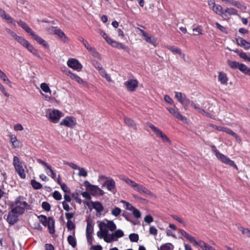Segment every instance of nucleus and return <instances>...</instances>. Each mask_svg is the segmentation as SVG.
<instances>
[{
    "label": "nucleus",
    "instance_id": "55",
    "mask_svg": "<svg viewBox=\"0 0 250 250\" xmlns=\"http://www.w3.org/2000/svg\"><path fill=\"white\" fill-rule=\"evenodd\" d=\"M215 25L217 28L218 29H219L221 32L226 34L228 33L226 28L225 27L222 26L220 23H219L218 22H216Z\"/></svg>",
    "mask_w": 250,
    "mask_h": 250
},
{
    "label": "nucleus",
    "instance_id": "60",
    "mask_svg": "<svg viewBox=\"0 0 250 250\" xmlns=\"http://www.w3.org/2000/svg\"><path fill=\"white\" fill-rule=\"evenodd\" d=\"M193 31H194V32H197V34L196 33L194 34V35H202V34H203V33H202V29L201 27V26H198L196 27V28H194L193 29Z\"/></svg>",
    "mask_w": 250,
    "mask_h": 250
},
{
    "label": "nucleus",
    "instance_id": "23",
    "mask_svg": "<svg viewBox=\"0 0 250 250\" xmlns=\"http://www.w3.org/2000/svg\"><path fill=\"white\" fill-rule=\"evenodd\" d=\"M193 102L190 101L187 97L185 94H184V98L180 103L183 105L184 107L186 109L188 105H191V103Z\"/></svg>",
    "mask_w": 250,
    "mask_h": 250
},
{
    "label": "nucleus",
    "instance_id": "34",
    "mask_svg": "<svg viewBox=\"0 0 250 250\" xmlns=\"http://www.w3.org/2000/svg\"><path fill=\"white\" fill-rule=\"evenodd\" d=\"M129 238L132 242H137L139 240V235L137 233H132L129 235Z\"/></svg>",
    "mask_w": 250,
    "mask_h": 250
},
{
    "label": "nucleus",
    "instance_id": "12",
    "mask_svg": "<svg viewBox=\"0 0 250 250\" xmlns=\"http://www.w3.org/2000/svg\"><path fill=\"white\" fill-rule=\"evenodd\" d=\"M62 112L58 110L53 109L49 113V118L54 123H57L61 117Z\"/></svg>",
    "mask_w": 250,
    "mask_h": 250
},
{
    "label": "nucleus",
    "instance_id": "46",
    "mask_svg": "<svg viewBox=\"0 0 250 250\" xmlns=\"http://www.w3.org/2000/svg\"><path fill=\"white\" fill-rule=\"evenodd\" d=\"M42 208L46 211H49L50 210L51 206L47 202H43L42 205Z\"/></svg>",
    "mask_w": 250,
    "mask_h": 250
},
{
    "label": "nucleus",
    "instance_id": "41",
    "mask_svg": "<svg viewBox=\"0 0 250 250\" xmlns=\"http://www.w3.org/2000/svg\"><path fill=\"white\" fill-rule=\"evenodd\" d=\"M121 202L125 205V209L127 210L133 211V210L135 208L131 204L125 201L122 200Z\"/></svg>",
    "mask_w": 250,
    "mask_h": 250
},
{
    "label": "nucleus",
    "instance_id": "22",
    "mask_svg": "<svg viewBox=\"0 0 250 250\" xmlns=\"http://www.w3.org/2000/svg\"><path fill=\"white\" fill-rule=\"evenodd\" d=\"M124 121L125 124L128 126L131 127L135 130L137 129V126L136 124H135L134 121L128 117H125L124 119Z\"/></svg>",
    "mask_w": 250,
    "mask_h": 250
},
{
    "label": "nucleus",
    "instance_id": "62",
    "mask_svg": "<svg viewBox=\"0 0 250 250\" xmlns=\"http://www.w3.org/2000/svg\"><path fill=\"white\" fill-rule=\"evenodd\" d=\"M107 43L110 44L112 47H116L117 48L118 47V44H119V42L113 41L111 39H110V41H108Z\"/></svg>",
    "mask_w": 250,
    "mask_h": 250
},
{
    "label": "nucleus",
    "instance_id": "47",
    "mask_svg": "<svg viewBox=\"0 0 250 250\" xmlns=\"http://www.w3.org/2000/svg\"><path fill=\"white\" fill-rule=\"evenodd\" d=\"M30 36H31L32 37V38H33L37 42H38L39 44H40L41 43V42L42 41V40H43V39H42L41 37H40L38 35L35 34L34 32L32 33V34Z\"/></svg>",
    "mask_w": 250,
    "mask_h": 250
},
{
    "label": "nucleus",
    "instance_id": "64",
    "mask_svg": "<svg viewBox=\"0 0 250 250\" xmlns=\"http://www.w3.org/2000/svg\"><path fill=\"white\" fill-rule=\"evenodd\" d=\"M149 232L150 234L156 235L157 234V229L153 226H151L149 228Z\"/></svg>",
    "mask_w": 250,
    "mask_h": 250
},
{
    "label": "nucleus",
    "instance_id": "39",
    "mask_svg": "<svg viewBox=\"0 0 250 250\" xmlns=\"http://www.w3.org/2000/svg\"><path fill=\"white\" fill-rule=\"evenodd\" d=\"M17 41L24 47H25L28 43V42L27 40L21 36L19 37Z\"/></svg>",
    "mask_w": 250,
    "mask_h": 250
},
{
    "label": "nucleus",
    "instance_id": "18",
    "mask_svg": "<svg viewBox=\"0 0 250 250\" xmlns=\"http://www.w3.org/2000/svg\"><path fill=\"white\" fill-rule=\"evenodd\" d=\"M54 34H56L59 38L63 42H66L68 41V38L65 36L64 32L60 29H55Z\"/></svg>",
    "mask_w": 250,
    "mask_h": 250
},
{
    "label": "nucleus",
    "instance_id": "10",
    "mask_svg": "<svg viewBox=\"0 0 250 250\" xmlns=\"http://www.w3.org/2000/svg\"><path fill=\"white\" fill-rule=\"evenodd\" d=\"M128 91H134L138 86V82L136 79H130L124 83Z\"/></svg>",
    "mask_w": 250,
    "mask_h": 250
},
{
    "label": "nucleus",
    "instance_id": "24",
    "mask_svg": "<svg viewBox=\"0 0 250 250\" xmlns=\"http://www.w3.org/2000/svg\"><path fill=\"white\" fill-rule=\"evenodd\" d=\"M174 248V246L170 243H167L162 245L158 250H173Z\"/></svg>",
    "mask_w": 250,
    "mask_h": 250
},
{
    "label": "nucleus",
    "instance_id": "43",
    "mask_svg": "<svg viewBox=\"0 0 250 250\" xmlns=\"http://www.w3.org/2000/svg\"><path fill=\"white\" fill-rule=\"evenodd\" d=\"M66 227L69 230L74 229H75V224L72 221H67L66 223Z\"/></svg>",
    "mask_w": 250,
    "mask_h": 250
},
{
    "label": "nucleus",
    "instance_id": "63",
    "mask_svg": "<svg viewBox=\"0 0 250 250\" xmlns=\"http://www.w3.org/2000/svg\"><path fill=\"white\" fill-rule=\"evenodd\" d=\"M122 216H124L125 218V219L128 221H129L132 217L131 213L126 211H124V212L122 214Z\"/></svg>",
    "mask_w": 250,
    "mask_h": 250
},
{
    "label": "nucleus",
    "instance_id": "42",
    "mask_svg": "<svg viewBox=\"0 0 250 250\" xmlns=\"http://www.w3.org/2000/svg\"><path fill=\"white\" fill-rule=\"evenodd\" d=\"M3 19L7 20L9 23H12L15 26H16V23H15V21H14L13 19L11 16H10L9 15H7L6 14L5 15H4Z\"/></svg>",
    "mask_w": 250,
    "mask_h": 250
},
{
    "label": "nucleus",
    "instance_id": "11",
    "mask_svg": "<svg viewBox=\"0 0 250 250\" xmlns=\"http://www.w3.org/2000/svg\"><path fill=\"white\" fill-rule=\"evenodd\" d=\"M102 187H106L107 190L115 194L116 192V184L112 178L105 181L102 185Z\"/></svg>",
    "mask_w": 250,
    "mask_h": 250
},
{
    "label": "nucleus",
    "instance_id": "16",
    "mask_svg": "<svg viewBox=\"0 0 250 250\" xmlns=\"http://www.w3.org/2000/svg\"><path fill=\"white\" fill-rule=\"evenodd\" d=\"M141 33L142 34L143 36L144 37V40L147 42H148L154 46L156 45V40L151 36H150L144 30L139 29Z\"/></svg>",
    "mask_w": 250,
    "mask_h": 250
},
{
    "label": "nucleus",
    "instance_id": "38",
    "mask_svg": "<svg viewBox=\"0 0 250 250\" xmlns=\"http://www.w3.org/2000/svg\"><path fill=\"white\" fill-rule=\"evenodd\" d=\"M196 245L200 247L203 250H206L208 244H206L202 240H200L197 241V243H196Z\"/></svg>",
    "mask_w": 250,
    "mask_h": 250
},
{
    "label": "nucleus",
    "instance_id": "8",
    "mask_svg": "<svg viewBox=\"0 0 250 250\" xmlns=\"http://www.w3.org/2000/svg\"><path fill=\"white\" fill-rule=\"evenodd\" d=\"M60 125L74 128L76 125V120L73 116H67L60 122Z\"/></svg>",
    "mask_w": 250,
    "mask_h": 250
},
{
    "label": "nucleus",
    "instance_id": "61",
    "mask_svg": "<svg viewBox=\"0 0 250 250\" xmlns=\"http://www.w3.org/2000/svg\"><path fill=\"white\" fill-rule=\"evenodd\" d=\"M78 196L79 194L78 193H73L72 194V198H73L77 203L81 204L82 203V200L80 198H79Z\"/></svg>",
    "mask_w": 250,
    "mask_h": 250
},
{
    "label": "nucleus",
    "instance_id": "56",
    "mask_svg": "<svg viewBox=\"0 0 250 250\" xmlns=\"http://www.w3.org/2000/svg\"><path fill=\"white\" fill-rule=\"evenodd\" d=\"M132 214L133 216L136 218H140L141 216V212L136 208H135L133 210Z\"/></svg>",
    "mask_w": 250,
    "mask_h": 250
},
{
    "label": "nucleus",
    "instance_id": "30",
    "mask_svg": "<svg viewBox=\"0 0 250 250\" xmlns=\"http://www.w3.org/2000/svg\"><path fill=\"white\" fill-rule=\"evenodd\" d=\"M107 222L106 225L107 226L108 230L111 231H114L116 229V226L113 221H108L106 220Z\"/></svg>",
    "mask_w": 250,
    "mask_h": 250
},
{
    "label": "nucleus",
    "instance_id": "51",
    "mask_svg": "<svg viewBox=\"0 0 250 250\" xmlns=\"http://www.w3.org/2000/svg\"><path fill=\"white\" fill-rule=\"evenodd\" d=\"M175 98L177 99L178 101L180 103L182 102L184 98V94L181 92H175Z\"/></svg>",
    "mask_w": 250,
    "mask_h": 250
},
{
    "label": "nucleus",
    "instance_id": "33",
    "mask_svg": "<svg viewBox=\"0 0 250 250\" xmlns=\"http://www.w3.org/2000/svg\"><path fill=\"white\" fill-rule=\"evenodd\" d=\"M78 40L81 42L83 44V45L84 46V47L88 50H89V49H91V48L92 47L88 43V42L85 40L83 37H79L78 38Z\"/></svg>",
    "mask_w": 250,
    "mask_h": 250
},
{
    "label": "nucleus",
    "instance_id": "35",
    "mask_svg": "<svg viewBox=\"0 0 250 250\" xmlns=\"http://www.w3.org/2000/svg\"><path fill=\"white\" fill-rule=\"evenodd\" d=\"M239 230H240L242 233L247 236L248 237H250V229H246L242 227H240L239 228Z\"/></svg>",
    "mask_w": 250,
    "mask_h": 250
},
{
    "label": "nucleus",
    "instance_id": "28",
    "mask_svg": "<svg viewBox=\"0 0 250 250\" xmlns=\"http://www.w3.org/2000/svg\"><path fill=\"white\" fill-rule=\"evenodd\" d=\"M231 5L242 10H246L247 9L246 6L238 1L233 0Z\"/></svg>",
    "mask_w": 250,
    "mask_h": 250
},
{
    "label": "nucleus",
    "instance_id": "6",
    "mask_svg": "<svg viewBox=\"0 0 250 250\" xmlns=\"http://www.w3.org/2000/svg\"><path fill=\"white\" fill-rule=\"evenodd\" d=\"M21 212L20 210L17 211L16 208H11L9 212L7 217L6 220L8 224L10 225H13L18 221V213Z\"/></svg>",
    "mask_w": 250,
    "mask_h": 250
},
{
    "label": "nucleus",
    "instance_id": "7",
    "mask_svg": "<svg viewBox=\"0 0 250 250\" xmlns=\"http://www.w3.org/2000/svg\"><path fill=\"white\" fill-rule=\"evenodd\" d=\"M148 126L155 132V133L159 137H161L164 142H167L169 144L171 143V141L167 136V135L163 133V132L158 128L155 127L151 123H147Z\"/></svg>",
    "mask_w": 250,
    "mask_h": 250
},
{
    "label": "nucleus",
    "instance_id": "48",
    "mask_svg": "<svg viewBox=\"0 0 250 250\" xmlns=\"http://www.w3.org/2000/svg\"><path fill=\"white\" fill-rule=\"evenodd\" d=\"M53 197L56 200H60L62 198V196L61 194L57 190H55L53 193Z\"/></svg>",
    "mask_w": 250,
    "mask_h": 250
},
{
    "label": "nucleus",
    "instance_id": "29",
    "mask_svg": "<svg viewBox=\"0 0 250 250\" xmlns=\"http://www.w3.org/2000/svg\"><path fill=\"white\" fill-rule=\"evenodd\" d=\"M31 185L35 189H39L42 188V185L40 183L36 181L34 179L31 181Z\"/></svg>",
    "mask_w": 250,
    "mask_h": 250
},
{
    "label": "nucleus",
    "instance_id": "27",
    "mask_svg": "<svg viewBox=\"0 0 250 250\" xmlns=\"http://www.w3.org/2000/svg\"><path fill=\"white\" fill-rule=\"evenodd\" d=\"M67 241L68 244L71 245L72 248H74L76 247L77 241L74 236L69 235L67 237Z\"/></svg>",
    "mask_w": 250,
    "mask_h": 250
},
{
    "label": "nucleus",
    "instance_id": "45",
    "mask_svg": "<svg viewBox=\"0 0 250 250\" xmlns=\"http://www.w3.org/2000/svg\"><path fill=\"white\" fill-rule=\"evenodd\" d=\"M121 212V209L118 207H115L111 211V214L116 217L119 216Z\"/></svg>",
    "mask_w": 250,
    "mask_h": 250
},
{
    "label": "nucleus",
    "instance_id": "4",
    "mask_svg": "<svg viewBox=\"0 0 250 250\" xmlns=\"http://www.w3.org/2000/svg\"><path fill=\"white\" fill-rule=\"evenodd\" d=\"M24 197L22 196H19L17 197L14 202L11 203L10 207L11 208H16L17 211L20 210L21 212L18 213L19 215H22L24 213V207L22 202H26L24 200Z\"/></svg>",
    "mask_w": 250,
    "mask_h": 250
},
{
    "label": "nucleus",
    "instance_id": "1",
    "mask_svg": "<svg viewBox=\"0 0 250 250\" xmlns=\"http://www.w3.org/2000/svg\"><path fill=\"white\" fill-rule=\"evenodd\" d=\"M121 180L124 181L127 185L131 186L136 191L144 195H151L152 192L146 188L142 185L138 184L125 176H123Z\"/></svg>",
    "mask_w": 250,
    "mask_h": 250
},
{
    "label": "nucleus",
    "instance_id": "54",
    "mask_svg": "<svg viewBox=\"0 0 250 250\" xmlns=\"http://www.w3.org/2000/svg\"><path fill=\"white\" fill-rule=\"evenodd\" d=\"M236 40L237 44L241 47H242L243 46V45H244V43L246 41L245 40L243 39L241 37H238L237 38H236Z\"/></svg>",
    "mask_w": 250,
    "mask_h": 250
},
{
    "label": "nucleus",
    "instance_id": "36",
    "mask_svg": "<svg viewBox=\"0 0 250 250\" xmlns=\"http://www.w3.org/2000/svg\"><path fill=\"white\" fill-rule=\"evenodd\" d=\"M41 88L43 91L45 93H51V90L48 84L45 83H42L41 84Z\"/></svg>",
    "mask_w": 250,
    "mask_h": 250
},
{
    "label": "nucleus",
    "instance_id": "15",
    "mask_svg": "<svg viewBox=\"0 0 250 250\" xmlns=\"http://www.w3.org/2000/svg\"><path fill=\"white\" fill-rule=\"evenodd\" d=\"M212 10L217 14L221 16L225 20H228L229 18L227 14L224 13L223 7L219 4H216L212 7Z\"/></svg>",
    "mask_w": 250,
    "mask_h": 250
},
{
    "label": "nucleus",
    "instance_id": "14",
    "mask_svg": "<svg viewBox=\"0 0 250 250\" xmlns=\"http://www.w3.org/2000/svg\"><path fill=\"white\" fill-rule=\"evenodd\" d=\"M84 184L85 186L86 189L87 191L91 192L92 195L94 196H97V188H99V187L97 186L92 185L87 180H85L84 182Z\"/></svg>",
    "mask_w": 250,
    "mask_h": 250
},
{
    "label": "nucleus",
    "instance_id": "53",
    "mask_svg": "<svg viewBox=\"0 0 250 250\" xmlns=\"http://www.w3.org/2000/svg\"><path fill=\"white\" fill-rule=\"evenodd\" d=\"M47 169H48L49 170V171L50 172V174H49L48 173V172H47V174H48V175L50 176L54 180H56V174L54 171V170L52 169V168L51 166H50V168H47Z\"/></svg>",
    "mask_w": 250,
    "mask_h": 250
},
{
    "label": "nucleus",
    "instance_id": "9",
    "mask_svg": "<svg viewBox=\"0 0 250 250\" xmlns=\"http://www.w3.org/2000/svg\"><path fill=\"white\" fill-rule=\"evenodd\" d=\"M67 64L69 67L78 71H81L83 68L81 63L76 59H69Z\"/></svg>",
    "mask_w": 250,
    "mask_h": 250
},
{
    "label": "nucleus",
    "instance_id": "59",
    "mask_svg": "<svg viewBox=\"0 0 250 250\" xmlns=\"http://www.w3.org/2000/svg\"><path fill=\"white\" fill-rule=\"evenodd\" d=\"M100 34L102 36V37L105 40L106 42H107L108 41H110V38H109L106 33H105L103 31L100 30L99 32Z\"/></svg>",
    "mask_w": 250,
    "mask_h": 250
},
{
    "label": "nucleus",
    "instance_id": "21",
    "mask_svg": "<svg viewBox=\"0 0 250 250\" xmlns=\"http://www.w3.org/2000/svg\"><path fill=\"white\" fill-rule=\"evenodd\" d=\"M218 81L223 84H227L228 78L226 73L223 72H219L218 74Z\"/></svg>",
    "mask_w": 250,
    "mask_h": 250
},
{
    "label": "nucleus",
    "instance_id": "26",
    "mask_svg": "<svg viewBox=\"0 0 250 250\" xmlns=\"http://www.w3.org/2000/svg\"><path fill=\"white\" fill-rule=\"evenodd\" d=\"M87 226L86 229V234H92L93 232V227L92 224V220L88 219L86 220Z\"/></svg>",
    "mask_w": 250,
    "mask_h": 250
},
{
    "label": "nucleus",
    "instance_id": "31",
    "mask_svg": "<svg viewBox=\"0 0 250 250\" xmlns=\"http://www.w3.org/2000/svg\"><path fill=\"white\" fill-rule=\"evenodd\" d=\"M167 48L171 51L172 53H176L179 55H182L181 50L174 46H168Z\"/></svg>",
    "mask_w": 250,
    "mask_h": 250
},
{
    "label": "nucleus",
    "instance_id": "13",
    "mask_svg": "<svg viewBox=\"0 0 250 250\" xmlns=\"http://www.w3.org/2000/svg\"><path fill=\"white\" fill-rule=\"evenodd\" d=\"M83 203L86 205L88 208H90V203L84 201ZM90 204H92L93 208L96 210L97 212H101L103 211L104 208L102 204L99 201H91Z\"/></svg>",
    "mask_w": 250,
    "mask_h": 250
},
{
    "label": "nucleus",
    "instance_id": "3",
    "mask_svg": "<svg viewBox=\"0 0 250 250\" xmlns=\"http://www.w3.org/2000/svg\"><path fill=\"white\" fill-rule=\"evenodd\" d=\"M212 151L217 158L222 163L228 165L237 169V167L234 161L231 160L228 156L221 153L216 148L215 146H212Z\"/></svg>",
    "mask_w": 250,
    "mask_h": 250
},
{
    "label": "nucleus",
    "instance_id": "50",
    "mask_svg": "<svg viewBox=\"0 0 250 250\" xmlns=\"http://www.w3.org/2000/svg\"><path fill=\"white\" fill-rule=\"evenodd\" d=\"M114 234L116 235V238H121L124 235V232L122 230L118 229L115 231Z\"/></svg>",
    "mask_w": 250,
    "mask_h": 250
},
{
    "label": "nucleus",
    "instance_id": "32",
    "mask_svg": "<svg viewBox=\"0 0 250 250\" xmlns=\"http://www.w3.org/2000/svg\"><path fill=\"white\" fill-rule=\"evenodd\" d=\"M228 64L232 69H238L240 63L236 61L228 60Z\"/></svg>",
    "mask_w": 250,
    "mask_h": 250
},
{
    "label": "nucleus",
    "instance_id": "5",
    "mask_svg": "<svg viewBox=\"0 0 250 250\" xmlns=\"http://www.w3.org/2000/svg\"><path fill=\"white\" fill-rule=\"evenodd\" d=\"M13 164L15 167L16 171L21 179H25L26 174L23 168L22 162H21L17 156H15L13 158Z\"/></svg>",
    "mask_w": 250,
    "mask_h": 250
},
{
    "label": "nucleus",
    "instance_id": "58",
    "mask_svg": "<svg viewBox=\"0 0 250 250\" xmlns=\"http://www.w3.org/2000/svg\"><path fill=\"white\" fill-rule=\"evenodd\" d=\"M145 222L148 224H150L153 221V218L150 215H147L144 218Z\"/></svg>",
    "mask_w": 250,
    "mask_h": 250
},
{
    "label": "nucleus",
    "instance_id": "44",
    "mask_svg": "<svg viewBox=\"0 0 250 250\" xmlns=\"http://www.w3.org/2000/svg\"><path fill=\"white\" fill-rule=\"evenodd\" d=\"M78 169L79 170L78 173L79 176H83L85 177L87 176V172L84 168L79 167V168Z\"/></svg>",
    "mask_w": 250,
    "mask_h": 250
},
{
    "label": "nucleus",
    "instance_id": "17",
    "mask_svg": "<svg viewBox=\"0 0 250 250\" xmlns=\"http://www.w3.org/2000/svg\"><path fill=\"white\" fill-rule=\"evenodd\" d=\"M167 109L169 112L170 113L172 114L179 120L182 121H184L185 120H187L186 117L182 115L179 112L175 110V109H174V108L171 107H167Z\"/></svg>",
    "mask_w": 250,
    "mask_h": 250
},
{
    "label": "nucleus",
    "instance_id": "20",
    "mask_svg": "<svg viewBox=\"0 0 250 250\" xmlns=\"http://www.w3.org/2000/svg\"><path fill=\"white\" fill-rule=\"evenodd\" d=\"M71 79L72 80L76 81L79 83L82 84L83 86L85 87L88 86V83L84 81L82 79H81L79 76L75 74H71Z\"/></svg>",
    "mask_w": 250,
    "mask_h": 250
},
{
    "label": "nucleus",
    "instance_id": "49",
    "mask_svg": "<svg viewBox=\"0 0 250 250\" xmlns=\"http://www.w3.org/2000/svg\"><path fill=\"white\" fill-rule=\"evenodd\" d=\"M62 189L65 193H70V189L67 186V185L65 183H62L60 185Z\"/></svg>",
    "mask_w": 250,
    "mask_h": 250
},
{
    "label": "nucleus",
    "instance_id": "52",
    "mask_svg": "<svg viewBox=\"0 0 250 250\" xmlns=\"http://www.w3.org/2000/svg\"><path fill=\"white\" fill-rule=\"evenodd\" d=\"M222 130L225 132H226L227 133H228L229 134L232 135V136H234V135H235V134H236L231 129L227 128V127H223L222 129Z\"/></svg>",
    "mask_w": 250,
    "mask_h": 250
},
{
    "label": "nucleus",
    "instance_id": "25",
    "mask_svg": "<svg viewBox=\"0 0 250 250\" xmlns=\"http://www.w3.org/2000/svg\"><path fill=\"white\" fill-rule=\"evenodd\" d=\"M99 227L100 230L102 231V232L104 234V235L108 234V229L105 223L104 222H100Z\"/></svg>",
    "mask_w": 250,
    "mask_h": 250
},
{
    "label": "nucleus",
    "instance_id": "2",
    "mask_svg": "<svg viewBox=\"0 0 250 250\" xmlns=\"http://www.w3.org/2000/svg\"><path fill=\"white\" fill-rule=\"evenodd\" d=\"M40 222L44 227H47L49 232L51 234L55 233V220L53 217H47L44 215H41L38 216Z\"/></svg>",
    "mask_w": 250,
    "mask_h": 250
},
{
    "label": "nucleus",
    "instance_id": "40",
    "mask_svg": "<svg viewBox=\"0 0 250 250\" xmlns=\"http://www.w3.org/2000/svg\"><path fill=\"white\" fill-rule=\"evenodd\" d=\"M90 52L92 55L95 57L101 59V57L100 54L96 51V50L93 48L91 47L90 49L88 50Z\"/></svg>",
    "mask_w": 250,
    "mask_h": 250
},
{
    "label": "nucleus",
    "instance_id": "19",
    "mask_svg": "<svg viewBox=\"0 0 250 250\" xmlns=\"http://www.w3.org/2000/svg\"><path fill=\"white\" fill-rule=\"evenodd\" d=\"M18 24L26 32L29 34L30 35L32 34L33 31L32 29L28 26V25L24 21L21 20H19L17 21Z\"/></svg>",
    "mask_w": 250,
    "mask_h": 250
},
{
    "label": "nucleus",
    "instance_id": "37",
    "mask_svg": "<svg viewBox=\"0 0 250 250\" xmlns=\"http://www.w3.org/2000/svg\"><path fill=\"white\" fill-rule=\"evenodd\" d=\"M10 141L12 143L14 147L16 148L19 147V143L18 142L16 137L15 135L10 136Z\"/></svg>",
    "mask_w": 250,
    "mask_h": 250
},
{
    "label": "nucleus",
    "instance_id": "57",
    "mask_svg": "<svg viewBox=\"0 0 250 250\" xmlns=\"http://www.w3.org/2000/svg\"><path fill=\"white\" fill-rule=\"evenodd\" d=\"M92 65L93 66L96 68L98 70H99L102 67V65L101 63L97 61L96 60H94L92 61Z\"/></svg>",
    "mask_w": 250,
    "mask_h": 250
}]
</instances>
